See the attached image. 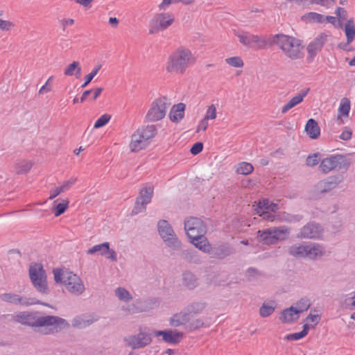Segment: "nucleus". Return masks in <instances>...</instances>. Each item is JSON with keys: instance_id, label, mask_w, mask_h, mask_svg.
<instances>
[{"instance_id": "nucleus-1", "label": "nucleus", "mask_w": 355, "mask_h": 355, "mask_svg": "<svg viewBox=\"0 0 355 355\" xmlns=\"http://www.w3.org/2000/svg\"><path fill=\"white\" fill-rule=\"evenodd\" d=\"M28 314L24 325L40 328V332L43 335L54 334L69 327L68 322L59 316L40 315L39 311H28Z\"/></svg>"}, {"instance_id": "nucleus-2", "label": "nucleus", "mask_w": 355, "mask_h": 355, "mask_svg": "<svg viewBox=\"0 0 355 355\" xmlns=\"http://www.w3.org/2000/svg\"><path fill=\"white\" fill-rule=\"evenodd\" d=\"M272 46L277 45L290 59L298 60L304 56V45L302 40L284 33L272 36Z\"/></svg>"}, {"instance_id": "nucleus-3", "label": "nucleus", "mask_w": 355, "mask_h": 355, "mask_svg": "<svg viewBox=\"0 0 355 355\" xmlns=\"http://www.w3.org/2000/svg\"><path fill=\"white\" fill-rule=\"evenodd\" d=\"M196 58L191 51L183 47L178 48L171 54L168 58L166 70L169 72H176L183 74L190 62H195Z\"/></svg>"}, {"instance_id": "nucleus-4", "label": "nucleus", "mask_w": 355, "mask_h": 355, "mask_svg": "<svg viewBox=\"0 0 355 355\" xmlns=\"http://www.w3.org/2000/svg\"><path fill=\"white\" fill-rule=\"evenodd\" d=\"M184 230L191 243L198 249V244H203L207 241L205 236L207 233V224L200 218L190 216L187 218L184 223Z\"/></svg>"}, {"instance_id": "nucleus-5", "label": "nucleus", "mask_w": 355, "mask_h": 355, "mask_svg": "<svg viewBox=\"0 0 355 355\" xmlns=\"http://www.w3.org/2000/svg\"><path fill=\"white\" fill-rule=\"evenodd\" d=\"M198 249L210 255L211 258L222 260L236 253L235 248L228 242H222L211 245L207 241L203 244H198Z\"/></svg>"}, {"instance_id": "nucleus-6", "label": "nucleus", "mask_w": 355, "mask_h": 355, "mask_svg": "<svg viewBox=\"0 0 355 355\" xmlns=\"http://www.w3.org/2000/svg\"><path fill=\"white\" fill-rule=\"evenodd\" d=\"M28 275L33 286L39 293L46 295L50 293L46 272L42 263H35L31 266Z\"/></svg>"}, {"instance_id": "nucleus-7", "label": "nucleus", "mask_w": 355, "mask_h": 355, "mask_svg": "<svg viewBox=\"0 0 355 355\" xmlns=\"http://www.w3.org/2000/svg\"><path fill=\"white\" fill-rule=\"evenodd\" d=\"M288 234L289 229L286 226H281L259 230L257 232V237L263 245H270L277 243L279 241L285 240Z\"/></svg>"}, {"instance_id": "nucleus-8", "label": "nucleus", "mask_w": 355, "mask_h": 355, "mask_svg": "<svg viewBox=\"0 0 355 355\" xmlns=\"http://www.w3.org/2000/svg\"><path fill=\"white\" fill-rule=\"evenodd\" d=\"M159 234L166 245L173 250H178L182 246V242L175 234L172 226L166 220H160L157 224Z\"/></svg>"}, {"instance_id": "nucleus-9", "label": "nucleus", "mask_w": 355, "mask_h": 355, "mask_svg": "<svg viewBox=\"0 0 355 355\" xmlns=\"http://www.w3.org/2000/svg\"><path fill=\"white\" fill-rule=\"evenodd\" d=\"M174 21L175 16L172 12L156 14L150 21L149 34L153 35L166 30Z\"/></svg>"}, {"instance_id": "nucleus-10", "label": "nucleus", "mask_w": 355, "mask_h": 355, "mask_svg": "<svg viewBox=\"0 0 355 355\" xmlns=\"http://www.w3.org/2000/svg\"><path fill=\"white\" fill-rule=\"evenodd\" d=\"M269 35L268 38H263L261 35H253L248 33L246 35H238L239 42L244 46L248 47H253V44L257 49H265L266 48L272 47V36Z\"/></svg>"}, {"instance_id": "nucleus-11", "label": "nucleus", "mask_w": 355, "mask_h": 355, "mask_svg": "<svg viewBox=\"0 0 355 355\" xmlns=\"http://www.w3.org/2000/svg\"><path fill=\"white\" fill-rule=\"evenodd\" d=\"M346 157H327L321 159L319 168L324 173H327L336 168L343 173L346 172L350 165V162L345 159Z\"/></svg>"}, {"instance_id": "nucleus-12", "label": "nucleus", "mask_w": 355, "mask_h": 355, "mask_svg": "<svg viewBox=\"0 0 355 355\" xmlns=\"http://www.w3.org/2000/svg\"><path fill=\"white\" fill-rule=\"evenodd\" d=\"M167 98L164 96L155 99L151 104L145 119L148 121H157L162 119L166 115L168 104L166 103Z\"/></svg>"}, {"instance_id": "nucleus-13", "label": "nucleus", "mask_w": 355, "mask_h": 355, "mask_svg": "<svg viewBox=\"0 0 355 355\" xmlns=\"http://www.w3.org/2000/svg\"><path fill=\"white\" fill-rule=\"evenodd\" d=\"M152 334L142 331V327H139V332L137 334L125 337L123 341L126 347H131L132 350L143 348L152 342Z\"/></svg>"}, {"instance_id": "nucleus-14", "label": "nucleus", "mask_w": 355, "mask_h": 355, "mask_svg": "<svg viewBox=\"0 0 355 355\" xmlns=\"http://www.w3.org/2000/svg\"><path fill=\"white\" fill-rule=\"evenodd\" d=\"M328 36L324 32L320 33L308 44L306 46L308 55L306 60L307 63H311L317 54L321 51L322 47L327 42Z\"/></svg>"}, {"instance_id": "nucleus-15", "label": "nucleus", "mask_w": 355, "mask_h": 355, "mask_svg": "<svg viewBox=\"0 0 355 355\" xmlns=\"http://www.w3.org/2000/svg\"><path fill=\"white\" fill-rule=\"evenodd\" d=\"M153 334L157 338L162 337V341L173 345L179 344L184 338L183 332L172 329L153 330Z\"/></svg>"}, {"instance_id": "nucleus-16", "label": "nucleus", "mask_w": 355, "mask_h": 355, "mask_svg": "<svg viewBox=\"0 0 355 355\" xmlns=\"http://www.w3.org/2000/svg\"><path fill=\"white\" fill-rule=\"evenodd\" d=\"M344 178L342 174L329 176L315 184V190L320 194L329 192L342 182Z\"/></svg>"}, {"instance_id": "nucleus-17", "label": "nucleus", "mask_w": 355, "mask_h": 355, "mask_svg": "<svg viewBox=\"0 0 355 355\" xmlns=\"http://www.w3.org/2000/svg\"><path fill=\"white\" fill-rule=\"evenodd\" d=\"M65 286L71 293L80 295L83 293L85 287L81 279L72 272H67Z\"/></svg>"}, {"instance_id": "nucleus-18", "label": "nucleus", "mask_w": 355, "mask_h": 355, "mask_svg": "<svg viewBox=\"0 0 355 355\" xmlns=\"http://www.w3.org/2000/svg\"><path fill=\"white\" fill-rule=\"evenodd\" d=\"M205 302H192L184 307V317L185 321H190L194 316L200 314L207 307Z\"/></svg>"}, {"instance_id": "nucleus-19", "label": "nucleus", "mask_w": 355, "mask_h": 355, "mask_svg": "<svg viewBox=\"0 0 355 355\" xmlns=\"http://www.w3.org/2000/svg\"><path fill=\"white\" fill-rule=\"evenodd\" d=\"M343 31L346 35L347 42L345 43H339L338 44V48L343 51H347V46L355 39V24L353 18H350L347 20L344 25Z\"/></svg>"}, {"instance_id": "nucleus-20", "label": "nucleus", "mask_w": 355, "mask_h": 355, "mask_svg": "<svg viewBox=\"0 0 355 355\" xmlns=\"http://www.w3.org/2000/svg\"><path fill=\"white\" fill-rule=\"evenodd\" d=\"M150 143L140 135L139 132L136 130L131 136L130 148L132 153H137L141 150L145 149L150 146Z\"/></svg>"}, {"instance_id": "nucleus-21", "label": "nucleus", "mask_w": 355, "mask_h": 355, "mask_svg": "<svg viewBox=\"0 0 355 355\" xmlns=\"http://www.w3.org/2000/svg\"><path fill=\"white\" fill-rule=\"evenodd\" d=\"M278 209V204L270 202L268 198L259 200L254 208L255 213L259 216L265 215L268 211L275 213Z\"/></svg>"}, {"instance_id": "nucleus-22", "label": "nucleus", "mask_w": 355, "mask_h": 355, "mask_svg": "<svg viewBox=\"0 0 355 355\" xmlns=\"http://www.w3.org/2000/svg\"><path fill=\"white\" fill-rule=\"evenodd\" d=\"M320 224L315 222L308 223L302 228H301L299 237L301 238H318L320 234Z\"/></svg>"}, {"instance_id": "nucleus-23", "label": "nucleus", "mask_w": 355, "mask_h": 355, "mask_svg": "<svg viewBox=\"0 0 355 355\" xmlns=\"http://www.w3.org/2000/svg\"><path fill=\"white\" fill-rule=\"evenodd\" d=\"M182 285L189 291L194 290L200 283L197 276L189 270H184L181 275Z\"/></svg>"}, {"instance_id": "nucleus-24", "label": "nucleus", "mask_w": 355, "mask_h": 355, "mask_svg": "<svg viewBox=\"0 0 355 355\" xmlns=\"http://www.w3.org/2000/svg\"><path fill=\"white\" fill-rule=\"evenodd\" d=\"M186 105L184 103H179L173 105L169 112L170 120L175 123H179L184 116Z\"/></svg>"}, {"instance_id": "nucleus-25", "label": "nucleus", "mask_w": 355, "mask_h": 355, "mask_svg": "<svg viewBox=\"0 0 355 355\" xmlns=\"http://www.w3.org/2000/svg\"><path fill=\"white\" fill-rule=\"evenodd\" d=\"M309 91L310 88L308 87L304 90H302L300 93L293 96L283 106L282 108V113L285 114L293 107L301 103Z\"/></svg>"}, {"instance_id": "nucleus-26", "label": "nucleus", "mask_w": 355, "mask_h": 355, "mask_svg": "<svg viewBox=\"0 0 355 355\" xmlns=\"http://www.w3.org/2000/svg\"><path fill=\"white\" fill-rule=\"evenodd\" d=\"M296 311L295 307L293 305L284 309L279 315V320L282 323H293L300 317L299 313Z\"/></svg>"}, {"instance_id": "nucleus-27", "label": "nucleus", "mask_w": 355, "mask_h": 355, "mask_svg": "<svg viewBox=\"0 0 355 355\" xmlns=\"http://www.w3.org/2000/svg\"><path fill=\"white\" fill-rule=\"evenodd\" d=\"M351 102L349 99L346 97L341 98L336 119V120L338 121V124H343L345 123L343 118H347L349 116Z\"/></svg>"}, {"instance_id": "nucleus-28", "label": "nucleus", "mask_w": 355, "mask_h": 355, "mask_svg": "<svg viewBox=\"0 0 355 355\" xmlns=\"http://www.w3.org/2000/svg\"><path fill=\"white\" fill-rule=\"evenodd\" d=\"M304 131L311 139H316L320 135V128L314 119H309L305 125Z\"/></svg>"}, {"instance_id": "nucleus-29", "label": "nucleus", "mask_w": 355, "mask_h": 355, "mask_svg": "<svg viewBox=\"0 0 355 355\" xmlns=\"http://www.w3.org/2000/svg\"><path fill=\"white\" fill-rule=\"evenodd\" d=\"M308 251V243L307 244H300V245H292L288 248L289 254L294 257H309Z\"/></svg>"}, {"instance_id": "nucleus-30", "label": "nucleus", "mask_w": 355, "mask_h": 355, "mask_svg": "<svg viewBox=\"0 0 355 355\" xmlns=\"http://www.w3.org/2000/svg\"><path fill=\"white\" fill-rule=\"evenodd\" d=\"M309 257L312 259H317L325 254V250L323 246L315 243H308Z\"/></svg>"}, {"instance_id": "nucleus-31", "label": "nucleus", "mask_w": 355, "mask_h": 355, "mask_svg": "<svg viewBox=\"0 0 355 355\" xmlns=\"http://www.w3.org/2000/svg\"><path fill=\"white\" fill-rule=\"evenodd\" d=\"M69 200L67 199H58L53 202L52 212L55 216H60L64 214L69 207Z\"/></svg>"}, {"instance_id": "nucleus-32", "label": "nucleus", "mask_w": 355, "mask_h": 355, "mask_svg": "<svg viewBox=\"0 0 355 355\" xmlns=\"http://www.w3.org/2000/svg\"><path fill=\"white\" fill-rule=\"evenodd\" d=\"M181 257L190 263L199 264L201 263V259L198 255V252L193 249L184 250L180 253Z\"/></svg>"}, {"instance_id": "nucleus-33", "label": "nucleus", "mask_w": 355, "mask_h": 355, "mask_svg": "<svg viewBox=\"0 0 355 355\" xmlns=\"http://www.w3.org/2000/svg\"><path fill=\"white\" fill-rule=\"evenodd\" d=\"M139 132L140 135H143L144 137L150 144L153 139L157 134V128L155 125H148L142 126L137 130Z\"/></svg>"}, {"instance_id": "nucleus-34", "label": "nucleus", "mask_w": 355, "mask_h": 355, "mask_svg": "<svg viewBox=\"0 0 355 355\" xmlns=\"http://www.w3.org/2000/svg\"><path fill=\"white\" fill-rule=\"evenodd\" d=\"M34 165V162L31 160L22 159L15 164V173L17 175L27 174Z\"/></svg>"}, {"instance_id": "nucleus-35", "label": "nucleus", "mask_w": 355, "mask_h": 355, "mask_svg": "<svg viewBox=\"0 0 355 355\" xmlns=\"http://www.w3.org/2000/svg\"><path fill=\"white\" fill-rule=\"evenodd\" d=\"M64 74L67 76H75L76 78H79L81 75L80 62L78 61H73L64 69Z\"/></svg>"}, {"instance_id": "nucleus-36", "label": "nucleus", "mask_w": 355, "mask_h": 355, "mask_svg": "<svg viewBox=\"0 0 355 355\" xmlns=\"http://www.w3.org/2000/svg\"><path fill=\"white\" fill-rule=\"evenodd\" d=\"M276 302L271 300L270 303L263 302L259 308V315L262 318H267L272 315L275 310Z\"/></svg>"}, {"instance_id": "nucleus-37", "label": "nucleus", "mask_w": 355, "mask_h": 355, "mask_svg": "<svg viewBox=\"0 0 355 355\" xmlns=\"http://www.w3.org/2000/svg\"><path fill=\"white\" fill-rule=\"evenodd\" d=\"M153 187L146 186L140 189L139 199L144 202V204H148L151 202L153 196Z\"/></svg>"}, {"instance_id": "nucleus-38", "label": "nucleus", "mask_w": 355, "mask_h": 355, "mask_svg": "<svg viewBox=\"0 0 355 355\" xmlns=\"http://www.w3.org/2000/svg\"><path fill=\"white\" fill-rule=\"evenodd\" d=\"M301 20L304 22L323 23V15L315 12H309L301 16Z\"/></svg>"}, {"instance_id": "nucleus-39", "label": "nucleus", "mask_w": 355, "mask_h": 355, "mask_svg": "<svg viewBox=\"0 0 355 355\" xmlns=\"http://www.w3.org/2000/svg\"><path fill=\"white\" fill-rule=\"evenodd\" d=\"M189 322V321H185L184 317V311H182L180 313H175L171 317L169 320V324L172 327H178L181 325L186 324Z\"/></svg>"}, {"instance_id": "nucleus-40", "label": "nucleus", "mask_w": 355, "mask_h": 355, "mask_svg": "<svg viewBox=\"0 0 355 355\" xmlns=\"http://www.w3.org/2000/svg\"><path fill=\"white\" fill-rule=\"evenodd\" d=\"M110 244L109 242H104L98 245H94L92 248L87 250V254H94L98 252L100 255H105V250H108Z\"/></svg>"}, {"instance_id": "nucleus-41", "label": "nucleus", "mask_w": 355, "mask_h": 355, "mask_svg": "<svg viewBox=\"0 0 355 355\" xmlns=\"http://www.w3.org/2000/svg\"><path fill=\"white\" fill-rule=\"evenodd\" d=\"M254 171V166L249 162H242L238 164L236 172L238 174L248 175Z\"/></svg>"}, {"instance_id": "nucleus-42", "label": "nucleus", "mask_w": 355, "mask_h": 355, "mask_svg": "<svg viewBox=\"0 0 355 355\" xmlns=\"http://www.w3.org/2000/svg\"><path fill=\"white\" fill-rule=\"evenodd\" d=\"M67 272H68L67 271L65 274L63 269L60 268H54L53 270V273L55 284L64 285L65 283L67 282L66 277L67 276Z\"/></svg>"}, {"instance_id": "nucleus-43", "label": "nucleus", "mask_w": 355, "mask_h": 355, "mask_svg": "<svg viewBox=\"0 0 355 355\" xmlns=\"http://www.w3.org/2000/svg\"><path fill=\"white\" fill-rule=\"evenodd\" d=\"M295 305H296V306H295V307L297 310L296 311H297L299 313V314L300 315V313H303L304 311H307L310 308L311 302L308 297H302L300 300H299L295 303Z\"/></svg>"}, {"instance_id": "nucleus-44", "label": "nucleus", "mask_w": 355, "mask_h": 355, "mask_svg": "<svg viewBox=\"0 0 355 355\" xmlns=\"http://www.w3.org/2000/svg\"><path fill=\"white\" fill-rule=\"evenodd\" d=\"M102 65L101 64L95 66L92 71L87 74L84 78V82L81 85L82 88L86 87L92 80V79L94 78V76L98 73L99 70L101 69Z\"/></svg>"}, {"instance_id": "nucleus-45", "label": "nucleus", "mask_w": 355, "mask_h": 355, "mask_svg": "<svg viewBox=\"0 0 355 355\" xmlns=\"http://www.w3.org/2000/svg\"><path fill=\"white\" fill-rule=\"evenodd\" d=\"M33 304H40L44 306L53 308L52 305H51L50 304L42 302L35 297L27 298L26 297H22V306H28Z\"/></svg>"}, {"instance_id": "nucleus-46", "label": "nucleus", "mask_w": 355, "mask_h": 355, "mask_svg": "<svg viewBox=\"0 0 355 355\" xmlns=\"http://www.w3.org/2000/svg\"><path fill=\"white\" fill-rule=\"evenodd\" d=\"M115 294L120 300L129 302L132 299L130 292L123 287H119L115 290Z\"/></svg>"}, {"instance_id": "nucleus-47", "label": "nucleus", "mask_w": 355, "mask_h": 355, "mask_svg": "<svg viewBox=\"0 0 355 355\" xmlns=\"http://www.w3.org/2000/svg\"><path fill=\"white\" fill-rule=\"evenodd\" d=\"M147 205L148 204H144V202L142 201L141 200L139 199L138 198H136L134 207L131 211V215L135 216L138 214L139 213L145 211L146 209Z\"/></svg>"}, {"instance_id": "nucleus-48", "label": "nucleus", "mask_w": 355, "mask_h": 355, "mask_svg": "<svg viewBox=\"0 0 355 355\" xmlns=\"http://www.w3.org/2000/svg\"><path fill=\"white\" fill-rule=\"evenodd\" d=\"M111 117H112V116L107 113L101 115L95 121L93 128L98 129V128L105 126V125H107L109 123L110 120L111 119Z\"/></svg>"}, {"instance_id": "nucleus-49", "label": "nucleus", "mask_w": 355, "mask_h": 355, "mask_svg": "<svg viewBox=\"0 0 355 355\" xmlns=\"http://www.w3.org/2000/svg\"><path fill=\"white\" fill-rule=\"evenodd\" d=\"M225 62L230 66L236 68H241L243 67L244 65L243 60L239 56H233L227 58L225 59Z\"/></svg>"}, {"instance_id": "nucleus-50", "label": "nucleus", "mask_w": 355, "mask_h": 355, "mask_svg": "<svg viewBox=\"0 0 355 355\" xmlns=\"http://www.w3.org/2000/svg\"><path fill=\"white\" fill-rule=\"evenodd\" d=\"M313 311V309L311 310L310 313L303 320V322H312V325H314L315 327L321 320V315L320 314H313L312 312ZM314 311H316L315 309H314Z\"/></svg>"}, {"instance_id": "nucleus-51", "label": "nucleus", "mask_w": 355, "mask_h": 355, "mask_svg": "<svg viewBox=\"0 0 355 355\" xmlns=\"http://www.w3.org/2000/svg\"><path fill=\"white\" fill-rule=\"evenodd\" d=\"M336 19H338L337 16L334 17V16H330V15H327V16L323 15V23L324 22L330 23L335 28H342L343 30L344 26H343V22L340 21L339 20L337 21Z\"/></svg>"}, {"instance_id": "nucleus-52", "label": "nucleus", "mask_w": 355, "mask_h": 355, "mask_svg": "<svg viewBox=\"0 0 355 355\" xmlns=\"http://www.w3.org/2000/svg\"><path fill=\"white\" fill-rule=\"evenodd\" d=\"M18 295L15 293H3L0 295V299L3 301L10 304H15L16 302V300H17Z\"/></svg>"}, {"instance_id": "nucleus-53", "label": "nucleus", "mask_w": 355, "mask_h": 355, "mask_svg": "<svg viewBox=\"0 0 355 355\" xmlns=\"http://www.w3.org/2000/svg\"><path fill=\"white\" fill-rule=\"evenodd\" d=\"M303 218L301 214H291L288 213H284V220L288 223H297Z\"/></svg>"}, {"instance_id": "nucleus-54", "label": "nucleus", "mask_w": 355, "mask_h": 355, "mask_svg": "<svg viewBox=\"0 0 355 355\" xmlns=\"http://www.w3.org/2000/svg\"><path fill=\"white\" fill-rule=\"evenodd\" d=\"M203 146H204L202 142L197 141L191 146L189 152L193 155H197L202 151Z\"/></svg>"}, {"instance_id": "nucleus-55", "label": "nucleus", "mask_w": 355, "mask_h": 355, "mask_svg": "<svg viewBox=\"0 0 355 355\" xmlns=\"http://www.w3.org/2000/svg\"><path fill=\"white\" fill-rule=\"evenodd\" d=\"M336 15L337 16L338 19L343 22V21L347 19V10L343 8V7H337L335 10Z\"/></svg>"}, {"instance_id": "nucleus-56", "label": "nucleus", "mask_w": 355, "mask_h": 355, "mask_svg": "<svg viewBox=\"0 0 355 355\" xmlns=\"http://www.w3.org/2000/svg\"><path fill=\"white\" fill-rule=\"evenodd\" d=\"M189 327L191 331H196L199 329L200 328L204 327V322L201 319H196L194 320H192L191 322L189 321Z\"/></svg>"}, {"instance_id": "nucleus-57", "label": "nucleus", "mask_w": 355, "mask_h": 355, "mask_svg": "<svg viewBox=\"0 0 355 355\" xmlns=\"http://www.w3.org/2000/svg\"><path fill=\"white\" fill-rule=\"evenodd\" d=\"M53 78V76H51L47 79L45 84L40 89L39 94H43L51 91V83H52Z\"/></svg>"}, {"instance_id": "nucleus-58", "label": "nucleus", "mask_w": 355, "mask_h": 355, "mask_svg": "<svg viewBox=\"0 0 355 355\" xmlns=\"http://www.w3.org/2000/svg\"><path fill=\"white\" fill-rule=\"evenodd\" d=\"M28 311L19 312L15 316V320L17 322L24 325L25 323H26V320H27V317H28Z\"/></svg>"}, {"instance_id": "nucleus-59", "label": "nucleus", "mask_w": 355, "mask_h": 355, "mask_svg": "<svg viewBox=\"0 0 355 355\" xmlns=\"http://www.w3.org/2000/svg\"><path fill=\"white\" fill-rule=\"evenodd\" d=\"M205 119H214L216 118V109L214 105H211L208 107L206 114L204 117Z\"/></svg>"}, {"instance_id": "nucleus-60", "label": "nucleus", "mask_w": 355, "mask_h": 355, "mask_svg": "<svg viewBox=\"0 0 355 355\" xmlns=\"http://www.w3.org/2000/svg\"><path fill=\"white\" fill-rule=\"evenodd\" d=\"M241 187L245 189H252L256 185V180L244 178L241 182Z\"/></svg>"}, {"instance_id": "nucleus-61", "label": "nucleus", "mask_w": 355, "mask_h": 355, "mask_svg": "<svg viewBox=\"0 0 355 355\" xmlns=\"http://www.w3.org/2000/svg\"><path fill=\"white\" fill-rule=\"evenodd\" d=\"M304 338V336L301 333V331L288 334L285 336L284 340H299Z\"/></svg>"}, {"instance_id": "nucleus-62", "label": "nucleus", "mask_w": 355, "mask_h": 355, "mask_svg": "<svg viewBox=\"0 0 355 355\" xmlns=\"http://www.w3.org/2000/svg\"><path fill=\"white\" fill-rule=\"evenodd\" d=\"M106 259L111 260L112 261H117V257H116V252L110 248V246H109L108 250H105V255Z\"/></svg>"}, {"instance_id": "nucleus-63", "label": "nucleus", "mask_w": 355, "mask_h": 355, "mask_svg": "<svg viewBox=\"0 0 355 355\" xmlns=\"http://www.w3.org/2000/svg\"><path fill=\"white\" fill-rule=\"evenodd\" d=\"M77 179L71 178L69 180L64 182L63 184L60 186L62 191L64 192L69 190L76 182Z\"/></svg>"}, {"instance_id": "nucleus-64", "label": "nucleus", "mask_w": 355, "mask_h": 355, "mask_svg": "<svg viewBox=\"0 0 355 355\" xmlns=\"http://www.w3.org/2000/svg\"><path fill=\"white\" fill-rule=\"evenodd\" d=\"M345 305L347 309H355V295L353 297L346 298L345 300Z\"/></svg>"}]
</instances>
